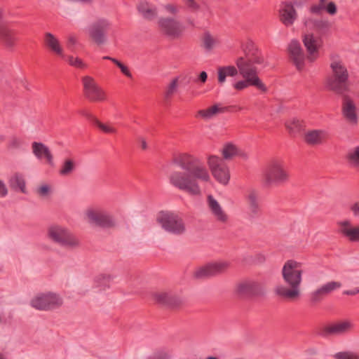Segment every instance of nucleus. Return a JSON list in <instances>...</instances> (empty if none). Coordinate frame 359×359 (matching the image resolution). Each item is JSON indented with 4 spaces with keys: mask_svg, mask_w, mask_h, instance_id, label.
<instances>
[{
    "mask_svg": "<svg viewBox=\"0 0 359 359\" xmlns=\"http://www.w3.org/2000/svg\"><path fill=\"white\" fill-rule=\"evenodd\" d=\"M76 168V162L72 158H66L61 165L59 174L61 176L70 175Z\"/></svg>",
    "mask_w": 359,
    "mask_h": 359,
    "instance_id": "obj_41",
    "label": "nucleus"
},
{
    "mask_svg": "<svg viewBox=\"0 0 359 359\" xmlns=\"http://www.w3.org/2000/svg\"><path fill=\"white\" fill-rule=\"evenodd\" d=\"M174 163L182 170L189 172V174H186L175 171L170 175V183L178 189L192 196H198L201 194L198 182H211L210 171L199 158L184 153L177 156Z\"/></svg>",
    "mask_w": 359,
    "mask_h": 359,
    "instance_id": "obj_1",
    "label": "nucleus"
},
{
    "mask_svg": "<svg viewBox=\"0 0 359 359\" xmlns=\"http://www.w3.org/2000/svg\"><path fill=\"white\" fill-rule=\"evenodd\" d=\"M140 142L141 144V147L142 149H147V144L146 140L144 138H140Z\"/></svg>",
    "mask_w": 359,
    "mask_h": 359,
    "instance_id": "obj_60",
    "label": "nucleus"
},
{
    "mask_svg": "<svg viewBox=\"0 0 359 359\" xmlns=\"http://www.w3.org/2000/svg\"><path fill=\"white\" fill-rule=\"evenodd\" d=\"M18 41L17 32L3 20V13L0 9V41L8 48H12Z\"/></svg>",
    "mask_w": 359,
    "mask_h": 359,
    "instance_id": "obj_16",
    "label": "nucleus"
},
{
    "mask_svg": "<svg viewBox=\"0 0 359 359\" xmlns=\"http://www.w3.org/2000/svg\"><path fill=\"white\" fill-rule=\"evenodd\" d=\"M355 216H359V201L355 203L351 208Z\"/></svg>",
    "mask_w": 359,
    "mask_h": 359,
    "instance_id": "obj_54",
    "label": "nucleus"
},
{
    "mask_svg": "<svg viewBox=\"0 0 359 359\" xmlns=\"http://www.w3.org/2000/svg\"><path fill=\"white\" fill-rule=\"evenodd\" d=\"M123 63H122L121 61H119V60H118V61L116 63V65L118 68H120V67L122 66V65H123Z\"/></svg>",
    "mask_w": 359,
    "mask_h": 359,
    "instance_id": "obj_62",
    "label": "nucleus"
},
{
    "mask_svg": "<svg viewBox=\"0 0 359 359\" xmlns=\"http://www.w3.org/2000/svg\"><path fill=\"white\" fill-rule=\"evenodd\" d=\"M83 93L85 97L91 102H103L107 96L104 90L98 85L95 80L90 76L82 78Z\"/></svg>",
    "mask_w": 359,
    "mask_h": 359,
    "instance_id": "obj_12",
    "label": "nucleus"
},
{
    "mask_svg": "<svg viewBox=\"0 0 359 359\" xmlns=\"http://www.w3.org/2000/svg\"><path fill=\"white\" fill-rule=\"evenodd\" d=\"M229 267V263L225 261L209 263L198 268L194 271V276L197 278L215 276L225 272Z\"/></svg>",
    "mask_w": 359,
    "mask_h": 359,
    "instance_id": "obj_13",
    "label": "nucleus"
},
{
    "mask_svg": "<svg viewBox=\"0 0 359 359\" xmlns=\"http://www.w3.org/2000/svg\"><path fill=\"white\" fill-rule=\"evenodd\" d=\"M330 67L333 75L329 81V87L338 93H342L346 89L348 71L341 61H332Z\"/></svg>",
    "mask_w": 359,
    "mask_h": 359,
    "instance_id": "obj_8",
    "label": "nucleus"
},
{
    "mask_svg": "<svg viewBox=\"0 0 359 359\" xmlns=\"http://www.w3.org/2000/svg\"><path fill=\"white\" fill-rule=\"evenodd\" d=\"M207 163L214 178L220 184L226 185L230 180L229 167L223 159L216 155H209Z\"/></svg>",
    "mask_w": 359,
    "mask_h": 359,
    "instance_id": "obj_10",
    "label": "nucleus"
},
{
    "mask_svg": "<svg viewBox=\"0 0 359 359\" xmlns=\"http://www.w3.org/2000/svg\"><path fill=\"white\" fill-rule=\"evenodd\" d=\"M297 2H285L281 4L279 10L280 21L286 27L292 26L297 18V13L294 8Z\"/></svg>",
    "mask_w": 359,
    "mask_h": 359,
    "instance_id": "obj_20",
    "label": "nucleus"
},
{
    "mask_svg": "<svg viewBox=\"0 0 359 359\" xmlns=\"http://www.w3.org/2000/svg\"><path fill=\"white\" fill-rule=\"evenodd\" d=\"M287 49L293 65L299 71L302 70L304 68L305 56L299 42L296 40L291 41Z\"/></svg>",
    "mask_w": 359,
    "mask_h": 359,
    "instance_id": "obj_19",
    "label": "nucleus"
},
{
    "mask_svg": "<svg viewBox=\"0 0 359 359\" xmlns=\"http://www.w3.org/2000/svg\"><path fill=\"white\" fill-rule=\"evenodd\" d=\"M95 125L105 133L115 134L117 133V130L114 127L109 124L103 123L97 119H95Z\"/></svg>",
    "mask_w": 359,
    "mask_h": 359,
    "instance_id": "obj_47",
    "label": "nucleus"
},
{
    "mask_svg": "<svg viewBox=\"0 0 359 359\" xmlns=\"http://www.w3.org/2000/svg\"><path fill=\"white\" fill-rule=\"evenodd\" d=\"M323 11L333 16L337 13V7L334 1L330 0H318L317 4L310 7V12L313 14H320Z\"/></svg>",
    "mask_w": 359,
    "mask_h": 359,
    "instance_id": "obj_27",
    "label": "nucleus"
},
{
    "mask_svg": "<svg viewBox=\"0 0 359 359\" xmlns=\"http://www.w3.org/2000/svg\"><path fill=\"white\" fill-rule=\"evenodd\" d=\"M241 49L244 53V57L246 59H253L255 62H264V57L251 40H247L241 44Z\"/></svg>",
    "mask_w": 359,
    "mask_h": 359,
    "instance_id": "obj_24",
    "label": "nucleus"
},
{
    "mask_svg": "<svg viewBox=\"0 0 359 359\" xmlns=\"http://www.w3.org/2000/svg\"><path fill=\"white\" fill-rule=\"evenodd\" d=\"M285 127L290 134L295 135L303 129L304 125L298 118H291L285 122Z\"/></svg>",
    "mask_w": 359,
    "mask_h": 359,
    "instance_id": "obj_42",
    "label": "nucleus"
},
{
    "mask_svg": "<svg viewBox=\"0 0 359 359\" xmlns=\"http://www.w3.org/2000/svg\"><path fill=\"white\" fill-rule=\"evenodd\" d=\"M222 157L225 160H231L236 156H240L243 159H248V155L241 150L236 144L229 142L225 144L222 149Z\"/></svg>",
    "mask_w": 359,
    "mask_h": 359,
    "instance_id": "obj_31",
    "label": "nucleus"
},
{
    "mask_svg": "<svg viewBox=\"0 0 359 359\" xmlns=\"http://www.w3.org/2000/svg\"><path fill=\"white\" fill-rule=\"evenodd\" d=\"M334 359H359V353L352 351H339L333 355Z\"/></svg>",
    "mask_w": 359,
    "mask_h": 359,
    "instance_id": "obj_45",
    "label": "nucleus"
},
{
    "mask_svg": "<svg viewBox=\"0 0 359 359\" xmlns=\"http://www.w3.org/2000/svg\"><path fill=\"white\" fill-rule=\"evenodd\" d=\"M239 72L238 67L233 65L223 66L218 68V82L220 84L226 81V76H235Z\"/></svg>",
    "mask_w": 359,
    "mask_h": 359,
    "instance_id": "obj_38",
    "label": "nucleus"
},
{
    "mask_svg": "<svg viewBox=\"0 0 359 359\" xmlns=\"http://www.w3.org/2000/svg\"><path fill=\"white\" fill-rule=\"evenodd\" d=\"M226 108L220 104H215L208 109L199 110L197 112L196 117L208 121L212 119L217 114L224 112Z\"/></svg>",
    "mask_w": 359,
    "mask_h": 359,
    "instance_id": "obj_36",
    "label": "nucleus"
},
{
    "mask_svg": "<svg viewBox=\"0 0 359 359\" xmlns=\"http://www.w3.org/2000/svg\"><path fill=\"white\" fill-rule=\"evenodd\" d=\"M208 75L205 72H201L199 75V79L201 81V82L205 83L207 80Z\"/></svg>",
    "mask_w": 359,
    "mask_h": 359,
    "instance_id": "obj_59",
    "label": "nucleus"
},
{
    "mask_svg": "<svg viewBox=\"0 0 359 359\" xmlns=\"http://www.w3.org/2000/svg\"><path fill=\"white\" fill-rule=\"evenodd\" d=\"M303 23L307 30L317 33H325L331 27V24L327 20L312 16L304 18Z\"/></svg>",
    "mask_w": 359,
    "mask_h": 359,
    "instance_id": "obj_21",
    "label": "nucleus"
},
{
    "mask_svg": "<svg viewBox=\"0 0 359 359\" xmlns=\"http://www.w3.org/2000/svg\"><path fill=\"white\" fill-rule=\"evenodd\" d=\"M337 225L338 232L349 241H359V226H353L348 219L339 221Z\"/></svg>",
    "mask_w": 359,
    "mask_h": 359,
    "instance_id": "obj_22",
    "label": "nucleus"
},
{
    "mask_svg": "<svg viewBox=\"0 0 359 359\" xmlns=\"http://www.w3.org/2000/svg\"><path fill=\"white\" fill-rule=\"evenodd\" d=\"M341 114L345 121L351 126L358 123V108L355 101L348 96L343 98Z\"/></svg>",
    "mask_w": 359,
    "mask_h": 359,
    "instance_id": "obj_17",
    "label": "nucleus"
},
{
    "mask_svg": "<svg viewBox=\"0 0 359 359\" xmlns=\"http://www.w3.org/2000/svg\"><path fill=\"white\" fill-rule=\"evenodd\" d=\"M178 82H179V78H173L168 86L166 88V90L165 91V98L166 100L170 99L172 95L177 91L178 88Z\"/></svg>",
    "mask_w": 359,
    "mask_h": 359,
    "instance_id": "obj_44",
    "label": "nucleus"
},
{
    "mask_svg": "<svg viewBox=\"0 0 359 359\" xmlns=\"http://www.w3.org/2000/svg\"><path fill=\"white\" fill-rule=\"evenodd\" d=\"M205 359H218V358H216V357H213V356H209V357H208V358H205Z\"/></svg>",
    "mask_w": 359,
    "mask_h": 359,
    "instance_id": "obj_64",
    "label": "nucleus"
},
{
    "mask_svg": "<svg viewBox=\"0 0 359 359\" xmlns=\"http://www.w3.org/2000/svg\"><path fill=\"white\" fill-rule=\"evenodd\" d=\"M235 62L239 74L243 78L260 80L257 75V65H262L263 62H255L253 59L248 60L244 57H238Z\"/></svg>",
    "mask_w": 359,
    "mask_h": 359,
    "instance_id": "obj_15",
    "label": "nucleus"
},
{
    "mask_svg": "<svg viewBox=\"0 0 359 359\" xmlns=\"http://www.w3.org/2000/svg\"><path fill=\"white\" fill-rule=\"evenodd\" d=\"M36 194L41 198H48L51 194V187L47 184L40 185L36 189Z\"/></svg>",
    "mask_w": 359,
    "mask_h": 359,
    "instance_id": "obj_48",
    "label": "nucleus"
},
{
    "mask_svg": "<svg viewBox=\"0 0 359 359\" xmlns=\"http://www.w3.org/2000/svg\"><path fill=\"white\" fill-rule=\"evenodd\" d=\"M111 26V21L105 18H99L86 29L89 37L97 45H103L107 41V33Z\"/></svg>",
    "mask_w": 359,
    "mask_h": 359,
    "instance_id": "obj_7",
    "label": "nucleus"
},
{
    "mask_svg": "<svg viewBox=\"0 0 359 359\" xmlns=\"http://www.w3.org/2000/svg\"><path fill=\"white\" fill-rule=\"evenodd\" d=\"M303 264L294 259L287 260L281 270L284 285H278L274 292L278 297L287 300H295L301 296L303 280Z\"/></svg>",
    "mask_w": 359,
    "mask_h": 359,
    "instance_id": "obj_2",
    "label": "nucleus"
},
{
    "mask_svg": "<svg viewBox=\"0 0 359 359\" xmlns=\"http://www.w3.org/2000/svg\"><path fill=\"white\" fill-rule=\"evenodd\" d=\"M103 60H107L111 61L114 65L118 61L117 59L110 57V56H104L102 57Z\"/></svg>",
    "mask_w": 359,
    "mask_h": 359,
    "instance_id": "obj_61",
    "label": "nucleus"
},
{
    "mask_svg": "<svg viewBox=\"0 0 359 359\" xmlns=\"http://www.w3.org/2000/svg\"><path fill=\"white\" fill-rule=\"evenodd\" d=\"M32 152L39 160L43 158L46 159L47 163L50 165H54L53 156L49 148L41 142H34L32 144Z\"/></svg>",
    "mask_w": 359,
    "mask_h": 359,
    "instance_id": "obj_25",
    "label": "nucleus"
},
{
    "mask_svg": "<svg viewBox=\"0 0 359 359\" xmlns=\"http://www.w3.org/2000/svg\"><path fill=\"white\" fill-rule=\"evenodd\" d=\"M244 80L238 81L233 84V87L238 90H242L250 86L257 87L263 92H266L267 88L261 80H252L250 78H243Z\"/></svg>",
    "mask_w": 359,
    "mask_h": 359,
    "instance_id": "obj_34",
    "label": "nucleus"
},
{
    "mask_svg": "<svg viewBox=\"0 0 359 359\" xmlns=\"http://www.w3.org/2000/svg\"><path fill=\"white\" fill-rule=\"evenodd\" d=\"M4 141V137L3 135H0V144H1Z\"/></svg>",
    "mask_w": 359,
    "mask_h": 359,
    "instance_id": "obj_63",
    "label": "nucleus"
},
{
    "mask_svg": "<svg viewBox=\"0 0 359 359\" xmlns=\"http://www.w3.org/2000/svg\"><path fill=\"white\" fill-rule=\"evenodd\" d=\"M246 200L250 212L256 215L260 210L258 201V193L255 190H250L246 195Z\"/></svg>",
    "mask_w": 359,
    "mask_h": 359,
    "instance_id": "obj_37",
    "label": "nucleus"
},
{
    "mask_svg": "<svg viewBox=\"0 0 359 359\" xmlns=\"http://www.w3.org/2000/svg\"><path fill=\"white\" fill-rule=\"evenodd\" d=\"M44 43L46 46L53 53L65 57L64 50L58 39L50 32H46L44 35Z\"/></svg>",
    "mask_w": 359,
    "mask_h": 359,
    "instance_id": "obj_29",
    "label": "nucleus"
},
{
    "mask_svg": "<svg viewBox=\"0 0 359 359\" xmlns=\"http://www.w3.org/2000/svg\"><path fill=\"white\" fill-rule=\"evenodd\" d=\"M327 137V132L325 130H312L305 134L304 140L310 145H318Z\"/></svg>",
    "mask_w": 359,
    "mask_h": 359,
    "instance_id": "obj_32",
    "label": "nucleus"
},
{
    "mask_svg": "<svg viewBox=\"0 0 359 359\" xmlns=\"http://www.w3.org/2000/svg\"><path fill=\"white\" fill-rule=\"evenodd\" d=\"M46 236L53 243L67 248L74 249L80 245L79 239L67 227L57 224L47 228Z\"/></svg>",
    "mask_w": 359,
    "mask_h": 359,
    "instance_id": "obj_3",
    "label": "nucleus"
},
{
    "mask_svg": "<svg viewBox=\"0 0 359 359\" xmlns=\"http://www.w3.org/2000/svg\"><path fill=\"white\" fill-rule=\"evenodd\" d=\"M111 277L109 275L100 274L95 279V286L100 290L109 287Z\"/></svg>",
    "mask_w": 359,
    "mask_h": 359,
    "instance_id": "obj_43",
    "label": "nucleus"
},
{
    "mask_svg": "<svg viewBox=\"0 0 359 359\" xmlns=\"http://www.w3.org/2000/svg\"><path fill=\"white\" fill-rule=\"evenodd\" d=\"M62 304L61 297L54 292H48L36 294L30 301V305L39 311H49Z\"/></svg>",
    "mask_w": 359,
    "mask_h": 359,
    "instance_id": "obj_9",
    "label": "nucleus"
},
{
    "mask_svg": "<svg viewBox=\"0 0 359 359\" xmlns=\"http://www.w3.org/2000/svg\"><path fill=\"white\" fill-rule=\"evenodd\" d=\"M359 293V287L355 288L353 290H348L344 291L343 294L346 295H355Z\"/></svg>",
    "mask_w": 359,
    "mask_h": 359,
    "instance_id": "obj_55",
    "label": "nucleus"
},
{
    "mask_svg": "<svg viewBox=\"0 0 359 359\" xmlns=\"http://www.w3.org/2000/svg\"><path fill=\"white\" fill-rule=\"evenodd\" d=\"M86 216L89 223L103 227L111 228L116 225L114 218L104 210L92 207L86 210Z\"/></svg>",
    "mask_w": 359,
    "mask_h": 359,
    "instance_id": "obj_11",
    "label": "nucleus"
},
{
    "mask_svg": "<svg viewBox=\"0 0 359 359\" xmlns=\"http://www.w3.org/2000/svg\"><path fill=\"white\" fill-rule=\"evenodd\" d=\"M290 177L285 162L279 158L270 161L263 173L264 183L266 186L285 184L289 181Z\"/></svg>",
    "mask_w": 359,
    "mask_h": 359,
    "instance_id": "obj_4",
    "label": "nucleus"
},
{
    "mask_svg": "<svg viewBox=\"0 0 359 359\" xmlns=\"http://www.w3.org/2000/svg\"><path fill=\"white\" fill-rule=\"evenodd\" d=\"M8 194V189L4 182L0 180V197L4 198Z\"/></svg>",
    "mask_w": 359,
    "mask_h": 359,
    "instance_id": "obj_52",
    "label": "nucleus"
},
{
    "mask_svg": "<svg viewBox=\"0 0 359 359\" xmlns=\"http://www.w3.org/2000/svg\"><path fill=\"white\" fill-rule=\"evenodd\" d=\"M67 41L69 44L75 45L77 43L76 37L74 35L68 36Z\"/></svg>",
    "mask_w": 359,
    "mask_h": 359,
    "instance_id": "obj_58",
    "label": "nucleus"
},
{
    "mask_svg": "<svg viewBox=\"0 0 359 359\" xmlns=\"http://www.w3.org/2000/svg\"><path fill=\"white\" fill-rule=\"evenodd\" d=\"M151 359H170L171 356L169 352L165 349L156 351L151 357Z\"/></svg>",
    "mask_w": 359,
    "mask_h": 359,
    "instance_id": "obj_49",
    "label": "nucleus"
},
{
    "mask_svg": "<svg viewBox=\"0 0 359 359\" xmlns=\"http://www.w3.org/2000/svg\"><path fill=\"white\" fill-rule=\"evenodd\" d=\"M20 140L17 138H13L10 144H9V147H18L19 145H20Z\"/></svg>",
    "mask_w": 359,
    "mask_h": 359,
    "instance_id": "obj_56",
    "label": "nucleus"
},
{
    "mask_svg": "<svg viewBox=\"0 0 359 359\" xmlns=\"http://www.w3.org/2000/svg\"><path fill=\"white\" fill-rule=\"evenodd\" d=\"M202 46L207 51H211L220 45V39L217 34L205 32L202 36Z\"/></svg>",
    "mask_w": 359,
    "mask_h": 359,
    "instance_id": "obj_33",
    "label": "nucleus"
},
{
    "mask_svg": "<svg viewBox=\"0 0 359 359\" xmlns=\"http://www.w3.org/2000/svg\"><path fill=\"white\" fill-rule=\"evenodd\" d=\"M353 327V323L344 320L328 325L325 328V332L329 334L342 335L351 332Z\"/></svg>",
    "mask_w": 359,
    "mask_h": 359,
    "instance_id": "obj_28",
    "label": "nucleus"
},
{
    "mask_svg": "<svg viewBox=\"0 0 359 359\" xmlns=\"http://www.w3.org/2000/svg\"><path fill=\"white\" fill-rule=\"evenodd\" d=\"M163 11L168 14L176 15L179 12V7L173 4H168L162 6Z\"/></svg>",
    "mask_w": 359,
    "mask_h": 359,
    "instance_id": "obj_50",
    "label": "nucleus"
},
{
    "mask_svg": "<svg viewBox=\"0 0 359 359\" xmlns=\"http://www.w3.org/2000/svg\"><path fill=\"white\" fill-rule=\"evenodd\" d=\"M151 297L155 302L163 306H173L179 304L178 299L168 292H156L151 294Z\"/></svg>",
    "mask_w": 359,
    "mask_h": 359,
    "instance_id": "obj_30",
    "label": "nucleus"
},
{
    "mask_svg": "<svg viewBox=\"0 0 359 359\" xmlns=\"http://www.w3.org/2000/svg\"><path fill=\"white\" fill-rule=\"evenodd\" d=\"M140 14L146 20H152L157 16V8L155 6L147 2L142 1L137 7Z\"/></svg>",
    "mask_w": 359,
    "mask_h": 359,
    "instance_id": "obj_35",
    "label": "nucleus"
},
{
    "mask_svg": "<svg viewBox=\"0 0 359 359\" xmlns=\"http://www.w3.org/2000/svg\"><path fill=\"white\" fill-rule=\"evenodd\" d=\"M156 25L158 32L170 39H178L183 36L184 26L175 18L161 16Z\"/></svg>",
    "mask_w": 359,
    "mask_h": 359,
    "instance_id": "obj_6",
    "label": "nucleus"
},
{
    "mask_svg": "<svg viewBox=\"0 0 359 359\" xmlns=\"http://www.w3.org/2000/svg\"><path fill=\"white\" fill-rule=\"evenodd\" d=\"M10 187L15 190L26 193V184L24 176L20 173L13 174L8 180Z\"/></svg>",
    "mask_w": 359,
    "mask_h": 359,
    "instance_id": "obj_39",
    "label": "nucleus"
},
{
    "mask_svg": "<svg viewBox=\"0 0 359 359\" xmlns=\"http://www.w3.org/2000/svg\"><path fill=\"white\" fill-rule=\"evenodd\" d=\"M260 291V285L253 280H245L240 283L236 287L237 293L243 297H251L257 294Z\"/></svg>",
    "mask_w": 359,
    "mask_h": 359,
    "instance_id": "obj_26",
    "label": "nucleus"
},
{
    "mask_svg": "<svg viewBox=\"0 0 359 359\" xmlns=\"http://www.w3.org/2000/svg\"><path fill=\"white\" fill-rule=\"evenodd\" d=\"M156 222L165 232L175 236H182L187 231L183 218L172 211L159 212L156 216Z\"/></svg>",
    "mask_w": 359,
    "mask_h": 359,
    "instance_id": "obj_5",
    "label": "nucleus"
},
{
    "mask_svg": "<svg viewBox=\"0 0 359 359\" xmlns=\"http://www.w3.org/2000/svg\"><path fill=\"white\" fill-rule=\"evenodd\" d=\"M69 65L79 68V69H86L87 67V65L79 57H74L72 55H69L64 57Z\"/></svg>",
    "mask_w": 359,
    "mask_h": 359,
    "instance_id": "obj_46",
    "label": "nucleus"
},
{
    "mask_svg": "<svg viewBox=\"0 0 359 359\" xmlns=\"http://www.w3.org/2000/svg\"><path fill=\"white\" fill-rule=\"evenodd\" d=\"M206 205L210 214L216 222L223 224L229 222V215L213 196H207Z\"/></svg>",
    "mask_w": 359,
    "mask_h": 359,
    "instance_id": "obj_18",
    "label": "nucleus"
},
{
    "mask_svg": "<svg viewBox=\"0 0 359 359\" xmlns=\"http://www.w3.org/2000/svg\"><path fill=\"white\" fill-rule=\"evenodd\" d=\"M303 42L309 53L308 60L310 62H313L318 55V48L320 46V41L313 34H306Z\"/></svg>",
    "mask_w": 359,
    "mask_h": 359,
    "instance_id": "obj_23",
    "label": "nucleus"
},
{
    "mask_svg": "<svg viewBox=\"0 0 359 359\" xmlns=\"http://www.w3.org/2000/svg\"><path fill=\"white\" fill-rule=\"evenodd\" d=\"M346 160L351 168L359 169V144L348 150Z\"/></svg>",
    "mask_w": 359,
    "mask_h": 359,
    "instance_id": "obj_40",
    "label": "nucleus"
},
{
    "mask_svg": "<svg viewBox=\"0 0 359 359\" xmlns=\"http://www.w3.org/2000/svg\"><path fill=\"white\" fill-rule=\"evenodd\" d=\"M342 286L340 281L331 280L326 282L311 292L310 301L312 304L322 302L327 296L339 290Z\"/></svg>",
    "mask_w": 359,
    "mask_h": 359,
    "instance_id": "obj_14",
    "label": "nucleus"
},
{
    "mask_svg": "<svg viewBox=\"0 0 359 359\" xmlns=\"http://www.w3.org/2000/svg\"><path fill=\"white\" fill-rule=\"evenodd\" d=\"M81 115L86 116V118L91 119L93 123H95V119H96L95 117H93L90 113L86 111H81L79 112Z\"/></svg>",
    "mask_w": 359,
    "mask_h": 359,
    "instance_id": "obj_57",
    "label": "nucleus"
},
{
    "mask_svg": "<svg viewBox=\"0 0 359 359\" xmlns=\"http://www.w3.org/2000/svg\"><path fill=\"white\" fill-rule=\"evenodd\" d=\"M184 2L188 9L192 12L198 11L201 8V6L196 0H184Z\"/></svg>",
    "mask_w": 359,
    "mask_h": 359,
    "instance_id": "obj_51",
    "label": "nucleus"
},
{
    "mask_svg": "<svg viewBox=\"0 0 359 359\" xmlns=\"http://www.w3.org/2000/svg\"><path fill=\"white\" fill-rule=\"evenodd\" d=\"M121 73L128 78H132V74L129 69V68L125 65L124 64L119 68Z\"/></svg>",
    "mask_w": 359,
    "mask_h": 359,
    "instance_id": "obj_53",
    "label": "nucleus"
}]
</instances>
